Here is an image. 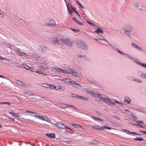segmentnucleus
<instances>
[{
    "label": "nucleus",
    "instance_id": "obj_60",
    "mask_svg": "<svg viewBox=\"0 0 146 146\" xmlns=\"http://www.w3.org/2000/svg\"><path fill=\"white\" fill-rule=\"evenodd\" d=\"M115 102L117 104L119 103L118 101H115Z\"/></svg>",
    "mask_w": 146,
    "mask_h": 146
},
{
    "label": "nucleus",
    "instance_id": "obj_22",
    "mask_svg": "<svg viewBox=\"0 0 146 146\" xmlns=\"http://www.w3.org/2000/svg\"><path fill=\"white\" fill-rule=\"evenodd\" d=\"M26 94L30 96H34V94L29 91H28L26 92Z\"/></svg>",
    "mask_w": 146,
    "mask_h": 146
},
{
    "label": "nucleus",
    "instance_id": "obj_37",
    "mask_svg": "<svg viewBox=\"0 0 146 146\" xmlns=\"http://www.w3.org/2000/svg\"><path fill=\"white\" fill-rule=\"evenodd\" d=\"M67 9H68V11H69V13L70 14H71L72 12V11L71 10H70V7H69V6L68 5H67Z\"/></svg>",
    "mask_w": 146,
    "mask_h": 146
},
{
    "label": "nucleus",
    "instance_id": "obj_35",
    "mask_svg": "<svg viewBox=\"0 0 146 146\" xmlns=\"http://www.w3.org/2000/svg\"><path fill=\"white\" fill-rule=\"evenodd\" d=\"M140 75L142 77L144 78H145L146 75L145 74L141 72H140Z\"/></svg>",
    "mask_w": 146,
    "mask_h": 146
},
{
    "label": "nucleus",
    "instance_id": "obj_57",
    "mask_svg": "<svg viewBox=\"0 0 146 146\" xmlns=\"http://www.w3.org/2000/svg\"><path fill=\"white\" fill-rule=\"evenodd\" d=\"M0 15H1L0 16L2 17H4V15L0 13Z\"/></svg>",
    "mask_w": 146,
    "mask_h": 146
},
{
    "label": "nucleus",
    "instance_id": "obj_47",
    "mask_svg": "<svg viewBox=\"0 0 146 146\" xmlns=\"http://www.w3.org/2000/svg\"><path fill=\"white\" fill-rule=\"evenodd\" d=\"M118 52H119L122 55H125V54L124 53L120 51H118Z\"/></svg>",
    "mask_w": 146,
    "mask_h": 146
},
{
    "label": "nucleus",
    "instance_id": "obj_64",
    "mask_svg": "<svg viewBox=\"0 0 146 146\" xmlns=\"http://www.w3.org/2000/svg\"><path fill=\"white\" fill-rule=\"evenodd\" d=\"M31 72H35V71H33L32 70H31Z\"/></svg>",
    "mask_w": 146,
    "mask_h": 146
},
{
    "label": "nucleus",
    "instance_id": "obj_16",
    "mask_svg": "<svg viewBox=\"0 0 146 146\" xmlns=\"http://www.w3.org/2000/svg\"><path fill=\"white\" fill-rule=\"evenodd\" d=\"M124 102L127 104H130L131 102V100L128 97H126L125 98Z\"/></svg>",
    "mask_w": 146,
    "mask_h": 146
},
{
    "label": "nucleus",
    "instance_id": "obj_40",
    "mask_svg": "<svg viewBox=\"0 0 146 146\" xmlns=\"http://www.w3.org/2000/svg\"><path fill=\"white\" fill-rule=\"evenodd\" d=\"M64 105V108H66V107H68V104H63Z\"/></svg>",
    "mask_w": 146,
    "mask_h": 146
},
{
    "label": "nucleus",
    "instance_id": "obj_54",
    "mask_svg": "<svg viewBox=\"0 0 146 146\" xmlns=\"http://www.w3.org/2000/svg\"><path fill=\"white\" fill-rule=\"evenodd\" d=\"M63 104H64V103H61L60 104V105H61V106H62V107H64V105H63Z\"/></svg>",
    "mask_w": 146,
    "mask_h": 146
},
{
    "label": "nucleus",
    "instance_id": "obj_18",
    "mask_svg": "<svg viewBox=\"0 0 146 146\" xmlns=\"http://www.w3.org/2000/svg\"><path fill=\"white\" fill-rule=\"evenodd\" d=\"M46 135L50 138H54L55 137V134L54 133L47 134Z\"/></svg>",
    "mask_w": 146,
    "mask_h": 146
},
{
    "label": "nucleus",
    "instance_id": "obj_30",
    "mask_svg": "<svg viewBox=\"0 0 146 146\" xmlns=\"http://www.w3.org/2000/svg\"><path fill=\"white\" fill-rule=\"evenodd\" d=\"M62 80L64 82H65L67 83H68V82L71 83L68 79H63Z\"/></svg>",
    "mask_w": 146,
    "mask_h": 146
},
{
    "label": "nucleus",
    "instance_id": "obj_28",
    "mask_svg": "<svg viewBox=\"0 0 146 146\" xmlns=\"http://www.w3.org/2000/svg\"><path fill=\"white\" fill-rule=\"evenodd\" d=\"M45 84L46 85L49 86L50 87H51V88H52L53 89H55L56 88V86L54 85L51 84L50 85H48V84Z\"/></svg>",
    "mask_w": 146,
    "mask_h": 146
},
{
    "label": "nucleus",
    "instance_id": "obj_52",
    "mask_svg": "<svg viewBox=\"0 0 146 146\" xmlns=\"http://www.w3.org/2000/svg\"><path fill=\"white\" fill-rule=\"evenodd\" d=\"M87 22L90 25H91V24H92V23H91V22L89 21H87Z\"/></svg>",
    "mask_w": 146,
    "mask_h": 146
},
{
    "label": "nucleus",
    "instance_id": "obj_32",
    "mask_svg": "<svg viewBox=\"0 0 146 146\" xmlns=\"http://www.w3.org/2000/svg\"><path fill=\"white\" fill-rule=\"evenodd\" d=\"M125 130L127 132H126V133H128V134L129 133L131 134H136L138 135H139L138 134L136 133H134V132H130V131H128L127 130Z\"/></svg>",
    "mask_w": 146,
    "mask_h": 146
},
{
    "label": "nucleus",
    "instance_id": "obj_25",
    "mask_svg": "<svg viewBox=\"0 0 146 146\" xmlns=\"http://www.w3.org/2000/svg\"><path fill=\"white\" fill-rule=\"evenodd\" d=\"M76 98H80L82 99L85 100H86V98L85 97L83 96H79L77 95V97H76Z\"/></svg>",
    "mask_w": 146,
    "mask_h": 146
},
{
    "label": "nucleus",
    "instance_id": "obj_8",
    "mask_svg": "<svg viewBox=\"0 0 146 146\" xmlns=\"http://www.w3.org/2000/svg\"><path fill=\"white\" fill-rule=\"evenodd\" d=\"M56 127L59 129H63L65 128L66 126L60 122H58L55 124Z\"/></svg>",
    "mask_w": 146,
    "mask_h": 146
},
{
    "label": "nucleus",
    "instance_id": "obj_41",
    "mask_svg": "<svg viewBox=\"0 0 146 146\" xmlns=\"http://www.w3.org/2000/svg\"><path fill=\"white\" fill-rule=\"evenodd\" d=\"M12 45L11 44H8L6 46V47L7 48H11Z\"/></svg>",
    "mask_w": 146,
    "mask_h": 146
},
{
    "label": "nucleus",
    "instance_id": "obj_21",
    "mask_svg": "<svg viewBox=\"0 0 146 146\" xmlns=\"http://www.w3.org/2000/svg\"><path fill=\"white\" fill-rule=\"evenodd\" d=\"M134 139L136 141H141L143 140V139L141 138L137 137Z\"/></svg>",
    "mask_w": 146,
    "mask_h": 146
},
{
    "label": "nucleus",
    "instance_id": "obj_36",
    "mask_svg": "<svg viewBox=\"0 0 146 146\" xmlns=\"http://www.w3.org/2000/svg\"><path fill=\"white\" fill-rule=\"evenodd\" d=\"M133 81H136L137 82H141V80L138 79H137V78H135V79H133Z\"/></svg>",
    "mask_w": 146,
    "mask_h": 146
},
{
    "label": "nucleus",
    "instance_id": "obj_3",
    "mask_svg": "<svg viewBox=\"0 0 146 146\" xmlns=\"http://www.w3.org/2000/svg\"><path fill=\"white\" fill-rule=\"evenodd\" d=\"M92 128L93 129L96 130H104L105 129H112L111 128L107 126H102L99 125H95L92 127Z\"/></svg>",
    "mask_w": 146,
    "mask_h": 146
},
{
    "label": "nucleus",
    "instance_id": "obj_9",
    "mask_svg": "<svg viewBox=\"0 0 146 146\" xmlns=\"http://www.w3.org/2000/svg\"><path fill=\"white\" fill-rule=\"evenodd\" d=\"M15 51L19 56L26 57L28 56L27 54L25 52H21L19 50L17 49H15Z\"/></svg>",
    "mask_w": 146,
    "mask_h": 146
},
{
    "label": "nucleus",
    "instance_id": "obj_59",
    "mask_svg": "<svg viewBox=\"0 0 146 146\" xmlns=\"http://www.w3.org/2000/svg\"><path fill=\"white\" fill-rule=\"evenodd\" d=\"M74 11L78 15V12L77 11H76L75 10Z\"/></svg>",
    "mask_w": 146,
    "mask_h": 146
},
{
    "label": "nucleus",
    "instance_id": "obj_23",
    "mask_svg": "<svg viewBox=\"0 0 146 146\" xmlns=\"http://www.w3.org/2000/svg\"><path fill=\"white\" fill-rule=\"evenodd\" d=\"M92 118L95 120H98L101 121H103V120L100 118H99L96 117H94L93 116L92 117Z\"/></svg>",
    "mask_w": 146,
    "mask_h": 146
},
{
    "label": "nucleus",
    "instance_id": "obj_15",
    "mask_svg": "<svg viewBox=\"0 0 146 146\" xmlns=\"http://www.w3.org/2000/svg\"><path fill=\"white\" fill-rule=\"evenodd\" d=\"M75 128H81L83 129V127L80 125H78L77 124H75L74 123H72L71 124Z\"/></svg>",
    "mask_w": 146,
    "mask_h": 146
},
{
    "label": "nucleus",
    "instance_id": "obj_46",
    "mask_svg": "<svg viewBox=\"0 0 146 146\" xmlns=\"http://www.w3.org/2000/svg\"><path fill=\"white\" fill-rule=\"evenodd\" d=\"M77 23L79 25H80L81 26H82V25H84V24L83 23H80L79 21H78V23Z\"/></svg>",
    "mask_w": 146,
    "mask_h": 146
},
{
    "label": "nucleus",
    "instance_id": "obj_6",
    "mask_svg": "<svg viewBox=\"0 0 146 146\" xmlns=\"http://www.w3.org/2000/svg\"><path fill=\"white\" fill-rule=\"evenodd\" d=\"M77 43L82 49H86L87 48L86 44L83 41H79L77 42Z\"/></svg>",
    "mask_w": 146,
    "mask_h": 146
},
{
    "label": "nucleus",
    "instance_id": "obj_42",
    "mask_svg": "<svg viewBox=\"0 0 146 146\" xmlns=\"http://www.w3.org/2000/svg\"><path fill=\"white\" fill-rule=\"evenodd\" d=\"M91 26H93V27H97L95 23H92V24H91Z\"/></svg>",
    "mask_w": 146,
    "mask_h": 146
},
{
    "label": "nucleus",
    "instance_id": "obj_31",
    "mask_svg": "<svg viewBox=\"0 0 146 146\" xmlns=\"http://www.w3.org/2000/svg\"><path fill=\"white\" fill-rule=\"evenodd\" d=\"M45 117H44L43 116H41V115H39V119H41L42 120H46L45 119Z\"/></svg>",
    "mask_w": 146,
    "mask_h": 146
},
{
    "label": "nucleus",
    "instance_id": "obj_48",
    "mask_svg": "<svg viewBox=\"0 0 146 146\" xmlns=\"http://www.w3.org/2000/svg\"><path fill=\"white\" fill-rule=\"evenodd\" d=\"M0 58H1V59H2V60H7V59L3 58L1 56H0Z\"/></svg>",
    "mask_w": 146,
    "mask_h": 146
},
{
    "label": "nucleus",
    "instance_id": "obj_2",
    "mask_svg": "<svg viewBox=\"0 0 146 146\" xmlns=\"http://www.w3.org/2000/svg\"><path fill=\"white\" fill-rule=\"evenodd\" d=\"M62 45H66L68 46H71L73 43V42L68 39L61 38Z\"/></svg>",
    "mask_w": 146,
    "mask_h": 146
},
{
    "label": "nucleus",
    "instance_id": "obj_14",
    "mask_svg": "<svg viewBox=\"0 0 146 146\" xmlns=\"http://www.w3.org/2000/svg\"><path fill=\"white\" fill-rule=\"evenodd\" d=\"M19 67H22L23 68H25L27 70H30L31 69V68L30 67L28 66L26 64H23L21 65V66H19Z\"/></svg>",
    "mask_w": 146,
    "mask_h": 146
},
{
    "label": "nucleus",
    "instance_id": "obj_17",
    "mask_svg": "<svg viewBox=\"0 0 146 146\" xmlns=\"http://www.w3.org/2000/svg\"><path fill=\"white\" fill-rule=\"evenodd\" d=\"M96 28L98 29L96 30L95 32L98 33H102L103 32V30L100 27H97Z\"/></svg>",
    "mask_w": 146,
    "mask_h": 146
},
{
    "label": "nucleus",
    "instance_id": "obj_51",
    "mask_svg": "<svg viewBox=\"0 0 146 146\" xmlns=\"http://www.w3.org/2000/svg\"><path fill=\"white\" fill-rule=\"evenodd\" d=\"M71 8L72 10H73L74 11L75 10V8L73 7H71Z\"/></svg>",
    "mask_w": 146,
    "mask_h": 146
},
{
    "label": "nucleus",
    "instance_id": "obj_26",
    "mask_svg": "<svg viewBox=\"0 0 146 146\" xmlns=\"http://www.w3.org/2000/svg\"><path fill=\"white\" fill-rule=\"evenodd\" d=\"M41 48H43V50H41V51L42 52V53H44L45 52L46 50V47H44L43 46H42L41 47Z\"/></svg>",
    "mask_w": 146,
    "mask_h": 146
},
{
    "label": "nucleus",
    "instance_id": "obj_63",
    "mask_svg": "<svg viewBox=\"0 0 146 146\" xmlns=\"http://www.w3.org/2000/svg\"><path fill=\"white\" fill-rule=\"evenodd\" d=\"M0 127L1 128H2V125H0Z\"/></svg>",
    "mask_w": 146,
    "mask_h": 146
},
{
    "label": "nucleus",
    "instance_id": "obj_50",
    "mask_svg": "<svg viewBox=\"0 0 146 146\" xmlns=\"http://www.w3.org/2000/svg\"><path fill=\"white\" fill-rule=\"evenodd\" d=\"M65 128L66 129H68L70 130L71 129L69 128V127H67V126H66Z\"/></svg>",
    "mask_w": 146,
    "mask_h": 146
},
{
    "label": "nucleus",
    "instance_id": "obj_44",
    "mask_svg": "<svg viewBox=\"0 0 146 146\" xmlns=\"http://www.w3.org/2000/svg\"><path fill=\"white\" fill-rule=\"evenodd\" d=\"M68 107H71L73 109L75 108L73 106L69 104L68 105Z\"/></svg>",
    "mask_w": 146,
    "mask_h": 146
},
{
    "label": "nucleus",
    "instance_id": "obj_33",
    "mask_svg": "<svg viewBox=\"0 0 146 146\" xmlns=\"http://www.w3.org/2000/svg\"><path fill=\"white\" fill-rule=\"evenodd\" d=\"M69 96H72L76 98V97H77V95H76L74 94H72L70 93V94H69Z\"/></svg>",
    "mask_w": 146,
    "mask_h": 146
},
{
    "label": "nucleus",
    "instance_id": "obj_62",
    "mask_svg": "<svg viewBox=\"0 0 146 146\" xmlns=\"http://www.w3.org/2000/svg\"><path fill=\"white\" fill-rule=\"evenodd\" d=\"M3 76L0 75V77L3 78Z\"/></svg>",
    "mask_w": 146,
    "mask_h": 146
},
{
    "label": "nucleus",
    "instance_id": "obj_27",
    "mask_svg": "<svg viewBox=\"0 0 146 146\" xmlns=\"http://www.w3.org/2000/svg\"><path fill=\"white\" fill-rule=\"evenodd\" d=\"M76 2L81 7H82V8L84 9L85 8L84 7L82 6V5L80 3L78 0L76 1Z\"/></svg>",
    "mask_w": 146,
    "mask_h": 146
},
{
    "label": "nucleus",
    "instance_id": "obj_56",
    "mask_svg": "<svg viewBox=\"0 0 146 146\" xmlns=\"http://www.w3.org/2000/svg\"><path fill=\"white\" fill-rule=\"evenodd\" d=\"M7 105L9 106L11 105V104L9 102H7Z\"/></svg>",
    "mask_w": 146,
    "mask_h": 146
},
{
    "label": "nucleus",
    "instance_id": "obj_43",
    "mask_svg": "<svg viewBox=\"0 0 146 146\" xmlns=\"http://www.w3.org/2000/svg\"><path fill=\"white\" fill-rule=\"evenodd\" d=\"M70 29L72 31H76V32H78V31H79V30H75V29H74L72 28H71Z\"/></svg>",
    "mask_w": 146,
    "mask_h": 146
},
{
    "label": "nucleus",
    "instance_id": "obj_58",
    "mask_svg": "<svg viewBox=\"0 0 146 146\" xmlns=\"http://www.w3.org/2000/svg\"><path fill=\"white\" fill-rule=\"evenodd\" d=\"M113 117H115L116 119H119V120L120 119L119 118H118L117 117H116L115 116H113Z\"/></svg>",
    "mask_w": 146,
    "mask_h": 146
},
{
    "label": "nucleus",
    "instance_id": "obj_19",
    "mask_svg": "<svg viewBox=\"0 0 146 146\" xmlns=\"http://www.w3.org/2000/svg\"><path fill=\"white\" fill-rule=\"evenodd\" d=\"M17 83L18 84L20 85L21 86H24L25 85L24 83L22 81L17 80L16 81Z\"/></svg>",
    "mask_w": 146,
    "mask_h": 146
},
{
    "label": "nucleus",
    "instance_id": "obj_55",
    "mask_svg": "<svg viewBox=\"0 0 146 146\" xmlns=\"http://www.w3.org/2000/svg\"><path fill=\"white\" fill-rule=\"evenodd\" d=\"M135 6L137 7H138V3H135Z\"/></svg>",
    "mask_w": 146,
    "mask_h": 146
},
{
    "label": "nucleus",
    "instance_id": "obj_1",
    "mask_svg": "<svg viewBox=\"0 0 146 146\" xmlns=\"http://www.w3.org/2000/svg\"><path fill=\"white\" fill-rule=\"evenodd\" d=\"M44 23L46 25L50 27H54L56 25L54 20L49 18L45 19L44 21Z\"/></svg>",
    "mask_w": 146,
    "mask_h": 146
},
{
    "label": "nucleus",
    "instance_id": "obj_53",
    "mask_svg": "<svg viewBox=\"0 0 146 146\" xmlns=\"http://www.w3.org/2000/svg\"><path fill=\"white\" fill-rule=\"evenodd\" d=\"M7 102H3V103L0 102V104H7Z\"/></svg>",
    "mask_w": 146,
    "mask_h": 146
},
{
    "label": "nucleus",
    "instance_id": "obj_12",
    "mask_svg": "<svg viewBox=\"0 0 146 146\" xmlns=\"http://www.w3.org/2000/svg\"><path fill=\"white\" fill-rule=\"evenodd\" d=\"M9 113L14 117H20L19 114L18 113H14L13 111L10 112H9Z\"/></svg>",
    "mask_w": 146,
    "mask_h": 146
},
{
    "label": "nucleus",
    "instance_id": "obj_13",
    "mask_svg": "<svg viewBox=\"0 0 146 146\" xmlns=\"http://www.w3.org/2000/svg\"><path fill=\"white\" fill-rule=\"evenodd\" d=\"M52 69L56 70V71L57 72H59L62 73L64 74V70H62L58 67H53Z\"/></svg>",
    "mask_w": 146,
    "mask_h": 146
},
{
    "label": "nucleus",
    "instance_id": "obj_10",
    "mask_svg": "<svg viewBox=\"0 0 146 146\" xmlns=\"http://www.w3.org/2000/svg\"><path fill=\"white\" fill-rule=\"evenodd\" d=\"M104 100V101L108 105H114L115 103L113 102L112 100L108 98H105Z\"/></svg>",
    "mask_w": 146,
    "mask_h": 146
},
{
    "label": "nucleus",
    "instance_id": "obj_61",
    "mask_svg": "<svg viewBox=\"0 0 146 146\" xmlns=\"http://www.w3.org/2000/svg\"><path fill=\"white\" fill-rule=\"evenodd\" d=\"M3 78L4 79H7L6 77L5 76H3Z\"/></svg>",
    "mask_w": 146,
    "mask_h": 146
},
{
    "label": "nucleus",
    "instance_id": "obj_4",
    "mask_svg": "<svg viewBox=\"0 0 146 146\" xmlns=\"http://www.w3.org/2000/svg\"><path fill=\"white\" fill-rule=\"evenodd\" d=\"M52 43L54 45L57 46L62 45L61 38L60 39L57 37H54L52 39Z\"/></svg>",
    "mask_w": 146,
    "mask_h": 146
},
{
    "label": "nucleus",
    "instance_id": "obj_29",
    "mask_svg": "<svg viewBox=\"0 0 146 146\" xmlns=\"http://www.w3.org/2000/svg\"><path fill=\"white\" fill-rule=\"evenodd\" d=\"M35 72H36V73H38V74H44V75H47L46 74H44L40 70H39V71H35Z\"/></svg>",
    "mask_w": 146,
    "mask_h": 146
},
{
    "label": "nucleus",
    "instance_id": "obj_39",
    "mask_svg": "<svg viewBox=\"0 0 146 146\" xmlns=\"http://www.w3.org/2000/svg\"><path fill=\"white\" fill-rule=\"evenodd\" d=\"M73 20L75 22H76V23H78V21L77 20L76 17H74L73 18Z\"/></svg>",
    "mask_w": 146,
    "mask_h": 146
},
{
    "label": "nucleus",
    "instance_id": "obj_38",
    "mask_svg": "<svg viewBox=\"0 0 146 146\" xmlns=\"http://www.w3.org/2000/svg\"><path fill=\"white\" fill-rule=\"evenodd\" d=\"M143 125V123L142 122H139V125L141 127H142Z\"/></svg>",
    "mask_w": 146,
    "mask_h": 146
},
{
    "label": "nucleus",
    "instance_id": "obj_24",
    "mask_svg": "<svg viewBox=\"0 0 146 146\" xmlns=\"http://www.w3.org/2000/svg\"><path fill=\"white\" fill-rule=\"evenodd\" d=\"M137 64H138L141 65L143 67L146 68V64H143V63H141L137 62Z\"/></svg>",
    "mask_w": 146,
    "mask_h": 146
},
{
    "label": "nucleus",
    "instance_id": "obj_7",
    "mask_svg": "<svg viewBox=\"0 0 146 146\" xmlns=\"http://www.w3.org/2000/svg\"><path fill=\"white\" fill-rule=\"evenodd\" d=\"M90 94L93 95L97 98H98L100 99V101H104V100H105V98H103L100 94H96L94 92H91L90 93Z\"/></svg>",
    "mask_w": 146,
    "mask_h": 146
},
{
    "label": "nucleus",
    "instance_id": "obj_34",
    "mask_svg": "<svg viewBox=\"0 0 146 146\" xmlns=\"http://www.w3.org/2000/svg\"><path fill=\"white\" fill-rule=\"evenodd\" d=\"M26 112H28V113H33V114H36V113L35 112H33V111H27V110L26 111Z\"/></svg>",
    "mask_w": 146,
    "mask_h": 146
},
{
    "label": "nucleus",
    "instance_id": "obj_49",
    "mask_svg": "<svg viewBox=\"0 0 146 146\" xmlns=\"http://www.w3.org/2000/svg\"><path fill=\"white\" fill-rule=\"evenodd\" d=\"M141 131L143 133L146 134V131Z\"/></svg>",
    "mask_w": 146,
    "mask_h": 146
},
{
    "label": "nucleus",
    "instance_id": "obj_5",
    "mask_svg": "<svg viewBox=\"0 0 146 146\" xmlns=\"http://www.w3.org/2000/svg\"><path fill=\"white\" fill-rule=\"evenodd\" d=\"M64 74H72L73 76L77 77L78 74L75 72L74 70L72 69H71L69 68L64 70Z\"/></svg>",
    "mask_w": 146,
    "mask_h": 146
},
{
    "label": "nucleus",
    "instance_id": "obj_11",
    "mask_svg": "<svg viewBox=\"0 0 146 146\" xmlns=\"http://www.w3.org/2000/svg\"><path fill=\"white\" fill-rule=\"evenodd\" d=\"M123 30L126 32H131L132 30V28L130 26L126 25L123 28Z\"/></svg>",
    "mask_w": 146,
    "mask_h": 146
},
{
    "label": "nucleus",
    "instance_id": "obj_45",
    "mask_svg": "<svg viewBox=\"0 0 146 146\" xmlns=\"http://www.w3.org/2000/svg\"><path fill=\"white\" fill-rule=\"evenodd\" d=\"M39 115H34V116L36 118L39 119Z\"/></svg>",
    "mask_w": 146,
    "mask_h": 146
},
{
    "label": "nucleus",
    "instance_id": "obj_20",
    "mask_svg": "<svg viewBox=\"0 0 146 146\" xmlns=\"http://www.w3.org/2000/svg\"><path fill=\"white\" fill-rule=\"evenodd\" d=\"M131 45L132 46H133V47H135L136 48H137V49L139 50H141V48L138 46L136 44L133 43H131Z\"/></svg>",
    "mask_w": 146,
    "mask_h": 146
}]
</instances>
